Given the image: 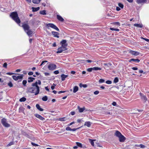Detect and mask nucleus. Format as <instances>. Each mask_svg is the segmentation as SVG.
I'll use <instances>...</instances> for the list:
<instances>
[{
  "instance_id": "obj_1",
  "label": "nucleus",
  "mask_w": 149,
  "mask_h": 149,
  "mask_svg": "<svg viewBox=\"0 0 149 149\" xmlns=\"http://www.w3.org/2000/svg\"><path fill=\"white\" fill-rule=\"evenodd\" d=\"M33 87H29L27 89V93H35V95H37L40 92V88L38 85L37 81L32 84L31 85Z\"/></svg>"
},
{
  "instance_id": "obj_2",
  "label": "nucleus",
  "mask_w": 149,
  "mask_h": 149,
  "mask_svg": "<svg viewBox=\"0 0 149 149\" xmlns=\"http://www.w3.org/2000/svg\"><path fill=\"white\" fill-rule=\"evenodd\" d=\"M10 16L18 24H20L21 22L18 16V15L17 12H14L11 13L10 15Z\"/></svg>"
},
{
  "instance_id": "obj_3",
  "label": "nucleus",
  "mask_w": 149,
  "mask_h": 149,
  "mask_svg": "<svg viewBox=\"0 0 149 149\" xmlns=\"http://www.w3.org/2000/svg\"><path fill=\"white\" fill-rule=\"evenodd\" d=\"M46 26L47 27L48 29H49V27H50L56 30L57 31H59L58 28L55 25L52 23L47 24L46 25Z\"/></svg>"
},
{
  "instance_id": "obj_4",
  "label": "nucleus",
  "mask_w": 149,
  "mask_h": 149,
  "mask_svg": "<svg viewBox=\"0 0 149 149\" xmlns=\"http://www.w3.org/2000/svg\"><path fill=\"white\" fill-rule=\"evenodd\" d=\"M24 75L23 74H19V75L17 76L16 75H13L12 77L13 79L15 81H17L18 79H21V80L19 81H21Z\"/></svg>"
},
{
  "instance_id": "obj_5",
  "label": "nucleus",
  "mask_w": 149,
  "mask_h": 149,
  "mask_svg": "<svg viewBox=\"0 0 149 149\" xmlns=\"http://www.w3.org/2000/svg\"><path fill=\"white\" fill-rule=\"evenodd\" d=\"M1 123L5 127H8L10 126V125L6 122V120L5 118H3L1 119Z\"/></svg>"
},
{
  "instance_id": "obj_6",
  "label": "nucleus",
  "mask_w": 149,
  "mask_h": 149,
  "mask_svg": "<svg viewBox=\"0 0 149 149\" xmlns=\"http://www.w3.org/2000/svg\"><path fill=\"white\" fill-rule=\"evenodd\" d=\"M18 24L19 26H22L23 27L25 32L27 31H28L30 29V26L27 24L23 23L22 26H20L19 24Z\"/></svg>"
},
{
  "instance_id": "obj_7",
  "label": "nucleus",
  "mask_w": 149,
  "mask_h": 149,
  "mask_svg": "<svg viewBox=\"0 0 149 149\" xmlns=\"http://www.w3.org/2000/svg\"><path fill=\"white\" fill-rule=\"evenodd\" d=\"M56 68V65L54 63H50L48 65V68L50 70H53Z\"/></svg>"
},
{
  "instance_id": "obj_8",
  "label": "nucleus",
  "mask_w": 149,
  "mask_h": 149,
  "mask_svg": "<svg viewBox=\"0 0 149 149\" xmlns=\"http://www.w3.org/2000/svg\"><path fill=\"white\" fill-rule=\"evenodd\" d=\"M67 48L65 47H63L61 46V47L58 48L57 49V51L56 52L57 53H61L63 52V51L67 50Z\"/></svg>"
},
{
  "instance_id": "obj_9",
  "label": "nucleus",
  "mask_w": 149,
  "mask_h": 149,
  "mask_svg": "<svg viewBox=\"0 0 149 149\" xmlns=\"http://www.w3.org/2000/svg\"><path fill=\"white\" fill-rule=\"evenodd\" d=\"M60 45L62 46L67 47L68 46V43H67V40H62L60 42Z\"/></svg>"
},
{
  "instance_id": "obj_10",
  "label": "nucleus",
  "mask_w": 149,
  "mask_h": 149,
  "mask_svg": "<svg viewBox=\"0 0 149 149\" xmlns=\"http://www.w3.org/2000/svg\"><path fill=\"white\" fill-rule=\"evenodd\" d=\"M118 138L120 142H124L126 140V138L123 135H122Z\"/></svg>"
},
{
  "instance_id": "obj_11",
  "label": "nucleus",
  "mask_w": 149,
  "mask_h": 149,
  "mask_svg": "<svg viewBox=\"0 0 149 149\" xmlns=\"http://www.w3.org/2000/svg\"><path fill=\"white\" fill-rule=\"evenodd\" d=\"M129 52L132 55L135 56H136L139 55V52H135L131 50H130Z\"/></svg>"
},
{
  "instance_id": "obj_12",
  "label": "nucleus",
  "mask_w": 149,
  "mask_h": 149,
  "mask_svg": "<svg viewBox=\"0 0 149 149\" xmlns=\"http://www.w3.org/2000/svg\"><path fill=\"white\" fill-rule=\"evenodd\" d=\"M34 115L36 118H39L41 120H44L45 119V118L42 117L41 116L38 114H36Z\"/></svg>"
},
{
  "instance_id": "obj_13",
  "label": "nucleus",
  "mask_w": 149,
  "mask_h": 149,
  "mask_svg": "<svg viewBox=\"0 0 149 149\" xmlns=\"http://www.w3.org/2000/svg\"><path fill=\"white\" fill-rule=\"evenodd\" d=\"M52 33L54 37L57 38H59L58 36L59 35V33H58L55 31H52Z\"/></svg>"
},
{
  "instance_id": "obj_14",
  "label": "nucleus",
  "mask_w": 149,
  "mask_h": 149,
  "mask_svg": "<svg viewBox=\"0 0 149 149\" xmlns=\"http://www.w3.org/2000/svg\"><path fill=\"white\" fill-rule=\"evenodd\" d=\"M122 135V134H121V133L118 130H116L114 134V135L118 138L121 136Z\"/></svg>"
},
{
  "instance_id": "obj_15",
  "label": "nucleus",
  "mask_w": 149,
  "mask_h": 149,
  "mask_svg": "<svg viewBox=\"0 0 149 149\" xmlns=\"http://www.w3.org/2000/svg\"><path fill=\"white\" fill-rule=\"evenodd\" d=\"M147 1V0H136V2L139 4L140 3H146Z\"/></svg>"
},
{
  "instance_id": "obj_16",
  "label": "nucleus",
  "mask_w": 149,
  "mask_h": 149,
  "mask_svg": "<svg viewBox=\"0 0 149 149\" xmlns=\"http://www.w3.org/2000/svg\"><path fill=\"white\" fill-rule=\"evenodd\" d=\"M27 35L29 36H31V35L33 34V32L30 29H29L28 31H27L25 32Z\"/></svg>"
},
{
  "instance_id": "obj_17",
  "label": "nucleus",
  "mask_w": 149,
  "mask_h": 149,
  "mask_svg": "<svg viewBox=\"0 0 149 149\" xmlns=\"http://www.w3.org/2000/svg\"><path fill=\"white\" fill-rule=\"evenodd\" d=\"M57 18L58 20L61 22H63L64 21V19L60 15H57Z\"/></svg>"
},
{
  "instance_id": "obj_18",
  "label": "nucleus",
  "mask_w": 149,
  "mask_h": 149,
  "mask_svg": "<svg viewBox=\"0 0 149 149\" xmlns=\"http://www.w3.org/2000/svg\"><path fill=\"white\" fill-rule=\"evenodd\" d=\"M140 61V60L138 59H134V58H132V59H130L129 61V62H130L131 61H134V62H135V63H138Z\"/></svg>"
},
{
  "instance_id": "obj_19",
  "label": "nucleus",
  "mask_w": 149,
  "mask_h": 149,
  "mask_svg": "<svg viewBox=\"0 0 149 149\" xmlns=\"http://www.w3.org/2000/svg\"><path fill=\"white\" fill-rule=\"evenodd\" d=\"M68 77V75H65L64 74H62L61 75V80L62 81H64L65 78Z\"/></svg>"
},
{
  "instance_id": "obj_20",
  "label": "nucleus",
  "mask_w": 149,
  "mask_h": 149,
  "mask_svg": "<svg viewBox=\"0 0 149 149\" xmlns=\"http://www.w3.org/2000/svg\"><path fill=\"white\" fill-rule=\"evenodd\" d=\"M92 124V123H91L90 121L86 122L85 123L84 125L88 127H90Z\"/></svg>"
},
{
  "instance_id": "obj_21",
  "label": "nucleus",
  "mask_w": 149,
  "mask_h": 149,
  "mask_svg": "<svg viewBox=\"0 0 149 149\" xmlns=\"http://www.w3.org/2000/svg\"><path fill=\"white\" fill-rule=\"evenodd\" d=\"M35 79V78L32 77H29L28 78V82L30 83L33 82Z\"/></svg>"
},
{
  "instance_id": "obj_22",
  "label": "nucleus",
  "mask_w": 149,
  "mask_h": 149,
  "mask_svg": "<svg viewBox=\"0 0 149 149\" xmlns=\"http://www.w3.org/2000/svg\"><path fill=\"white\" fill-rule=\"evenodd\" d=\"M78 109H79V112L80 113H81L83 112L84 110L85 109V107H83L82 108H81L79 106H78L77 107Z\"/></svg>"
},
{
  "instance_id": "obj_23",
  "label": "nucleus",
  "mask_w": 149,
  "mask_h": 149,
  "mask_svg": "<svg viewBox=\"0 0 149 149\" xmlns=\"http://www.w3.org/2000/svg\"><path fill=\"white\" fill-rule=\"evenodd\" d=\"M36 107L37 109H38V110H39L40 111H43L44 110V109L41 108L40 107V106L39 104H37L36 105Z\"/></svg>"
},
{
  "instance_id": "obj_24",
  "label": "nucleus",
  "mask_w": 149,
  "mask_h": 149,
  "mask_svg": "<svg viewBox=\"0 0 149 149\" xmlns=\"http://www.w3.org/2000/svg\"><path fill=\"white\" fill-rule=\"evenodd\" d=\"M116 88L117 89V92H121L123 90L122 87L121 86H117L116 87Z\"/></svg>"
},
{
  "instance_id": "obj_25",
  "label": "nucleus",
  "mask_w": 149,
  "mask_h": 149,
  "mask_svg": "<svg viewBox=\"0 0 149 149\" xmlns=\"http://www.w3.org/2000/svg\"><path fill=\"white\" fill-rule=\"evenodd\" d=\"M78 89L79 88L77 86H74L73 88V92L74 93H76L78 90Z\"/></svg>"
},
{
  "instance_id": "obj_26",
  "label": "nucleus",
  "mask_w": 149,
  "mask_h": 149,
  "mask_svg": "<svg viewBox=\"0 0 149 149\" xmlns=\"http://www.w3.org/2000/svg\"><path fill=\"white\" fill-rule=\"evenodd\" d=\"M32 11L33 12H35L38 10L40 9V7H38L37 8H34L32 7Z\"/></svg>"
},
{
  "instance_id": "obj_27",
  "label": "nucleus",
  "mask_w": 149,
  "mask_h": 149,
  "mask_svg": "<svg viewBox=\"0 0 149 149\" xmlns=\"http://www.w3.org/2000/svg\"><path fill=\"white\" fill-rule=\"evenodd\" d=\"M40 13L42 15H46V11L45 10H42L40 11Z\"/></svg>"
},
{
  "instance_id": "obj_28",
  "label": "nucleus",
  "mask_w": 149,
  "mask_h": 149,
  "mask_svg": "<svg viewBox=\"0 0 149 149\" xmlns=\"http://www.w3.org/2000/svg\"><path fill=\"white\" fill-rule=\"evenodd\" d=\"M104 65L107 67V68H108L109 66L112 65V64L110 63H104Z\"/></svg>"
},
{
  "instance_id": "obj_29",
  "label": "nucleus",
  "mask_w": 149,
  "mask_h": 149,
  "mask_svg": "<svg viewBox=\"0 0 149 149\" xmlns=\"http://www.w3.org/2000/svg\"><path fill=\"white\" fill-rule=\"evenodd\" d=\"M134 26H137L139 28H142L143 27V25L141 24H134Z\"/></svg>"
},
{
  "instance_id": "obj_30",
  "label": "nucleus",
  "mask_w": 149,
  "mask_h": 149,
  "mask_svg": "<svg viewBox=\"0 0 149 149\" xmlns=\"http://www.w3.org/2000/svg\"><path fill=\"white\" fill-rule=\"evenodd\" d=\"M76 143L78 147L81 148L82 147V145L81 143L79 142H76Z\"/></svg>"
},
{
  "instance_id": "obj_31",
  "label": "nucleus",
  "mask_w": 149,
  "mask_h": 149,
  "mask_svg": "<svg viewBox=\"0 0 149 149\" xmlns=\"http://www.w3.org/2000/svg\"><path fill=\"white\" fill-rule=\"evenodd\" d=\"M26 98L24 97H23L20 99L19 100V101L20 102H23L26 101Z\"/></svg>"
},
{
  "instance_id": "obj_32",
  "label": "nucleus",
  "mask_w": 149,
  "mask_h": 149,
  "mask_svg": "<svg viewBox=\"0 0 149 149\" xmlns=\"http://www.w3.org/2000/svg\"><path fill=\"white\" fill-rule=\"evenodd\" d=\"M88 140H89V142L91 143V145L92 146H94V142L93 141L94 140H92L90 139H89Z\"/></svg>"
},
{
  "instance_id": "obj_33",
  "label": "nucleus",
  "mask_w": 149,
  "mask_h": 149,
  "mask_svg": "<svg viewBox=\"0 0 149 149\" xmlns=\"http://www.w3.org/2000/svg\"><path fill=\"white\" fill-rule=\"evenodd\" d=\"M141 99L144 101V102H146L147 100V98L145 95L142 96V97H141Z\"/></svg>"
},
{
  "instance_id": "obj_34",
  "label": "nucleus",
  "mask_w": 149,
  "mask_h": 149,
  "mask_svg": "<svg viewBox=\"0 0 149 149\" xmlns=\"http://www.w3.org/2000/svg\"><path fill=\"white\" fill-rule=\"evenodd\" d=\"M93 68V70H96V71L97 70H102L101 68H99V67H94Z\"/></svg>"
},
{
  "instance_id": "obj_35",
  "label": "nucleus",
  "mask_w": 149,
  "mask_h": 149,
  "mask_svg": "<svg viewBox=\"0 0 149 149\" xmlns=\"http://www.w3.org/2000/svg\"><path fill=\"white\" fill-rule=\"evenodd\" d=\"M79 86L81 87H82L84 88H86L87 86L86 84H83L81 83L79 84Z\"/></svg>"
},
{
  "instance_id": "obj_36",
  "label": "nucleus",
  "mask_w": 149,
  "mask_h": 149,
  "mask_svg": "<svg viewBox=\"0 0 149 149\" xmlns=\"http://www.w3.org/2000/svg\"><path fill=\"white\" fill-rule=\"evenodd\" d=\"M47 99L48 97L47 96H45L42 98V100L44 101H47Z\"/></svg>"
},
{
  "instance_id": "obj_37",
  "label": "nucleus",
  "mask_w": 149,
  "mask_h": 149,
  "mask_svg": "<svg viewBox=\"0 0 149 149\" xmlns=\"http://www.w3.org/2000/svg\"><path fill=\"white\" fill-rule=\"evenodd\" d=\"M40 1L39 0H33L32 2L34 3L38 4L40 2Z\"/></svg>"
},
{
  "instance_id": "obj_38",
  "label": "nucleus",
  "mask_w": 149,
  "mask_h": 149,
  "mask_svg": "<svg viewBox=\"0 0 149 149\" xmlns=\"http://www.w3.org/2000/svg\"><path fill=\"white\" fill-rule=\"evenodd\" d=\"M118 81H119V80H118V78L117 77H116L114 78V79L113 80V83H117L118 82Z\"/></svg>"
},
{
  "instance_id": "obj_39",
  "label": "nucleus",
  "mask_w": 149,
  "mask_h": 149,
  "mask_svg": "<svg viewBox=\"0 0 149 149\" xmlns=\"http://www.w3.org/2000/svg\"><path fill=\"white\" fill-rule=\"evenodd\" d=\"M8 86H9L10 88L12 87L13 86V84L12 83V82L10 81L8 84Z\"/></svg>"
},
{
  "instance_id": "obj_40",
  "label": "nucleus",
  "mask_w": 149,
  "mask_h": 149,
  "mask_svg": "<svg viewBox=\"0 0 149 149\" xmlns=\"http://www.w3.org/2000/svg\"><path fill=\"white\" fill-rule=\"evenodd\" d=\"M118 6L120 7L122 9L124 7V5L120 3H118Z\"/></svg>"
},
{
  "instance_id": "obj_41",
  "label": "nucleus",
  "mask_w": 149,
  "mask_h": 149,
  "mask_svg": "<svg viewBox=\"0 0 149 149\" xmlns=\"http://www.w3.org/2000/svg\"><path fill=\"white\" fill-rule=\"evenodd\" d=\"M110 29L112 31H119V29H118L114 28H110Z\"/></svg>"
},
{
  "instance_id": "obj_42",
  "label": "nucleus",
  "mask_w": 149,
  "mask_h": 149,
  "mask_svg": "<svg viewBox=\"0 0 149 149\" xmlns=\"http://www.w3.org/2000/svg\"><path fill=\"white\" fill-rule=\"evenodd\" d=\"M59 120L60 121H65L67 120V119H66V118L65 117H63V118H60Z\"/></svg>"
},
{
  "instance_id": "obj_43",
  "label": "nucleus",
  "mask_w": 149,
  "mask_h": 149,
  "mask_svg": "<svg viewBox=\"0 0 149 149\" xmlns=\"http://www.w3.org/2000/svg\"><path fill=\"white\" fill-rule=\"evenodd\" d=\"M27 83V81L26 80H24L22 81V84L23 85L25 86H26V84Z\"/></svg>"
},
{
  "instance_id": "obj_44",
  "label": "nucleus",
  "mask_w": 149,
  "mask_h": 149,
  "mask_svg": "<svg viewBox=\"0 0 149 149\" xmlns=\"http://www.w3.org/2000/svg\"><path fill=\"white\" fill-rule=\"evenodd\" d=\"M105 82V80L103 79H100L99 81L100 83H103Z\"/></svg>"
},
{
  "instance_id": "obj_45",
  "label": "nucleus",
  "mask_w": 149,
  "mask_h": 149,
  "mask_svg": "<svg viewBox=\"0 0 149 149\" xmlns=\"http://www.w3.org/2000/svg\"><path fill=\"white\" fill-rule=\"evenodd\" d=\"M113 24L114 25H118V26H120V24L119 22H114V23H113Z\"/></svg>"
},
{
  "instance_id": "obj_46",
  "label": "nucleus",
  "mask_w": 149,
  "mask_h": 149,
  "mask_svg": "<svg viewBox=\"0 0 149 149\" xmlns=\"http://www.w3.org/2000/svg\"><path fill=\"white\" fill-rule=\"evenodd\" d=\"M87 70L88 72H91L92 71V70H93V68H88L87 69Z\"/></svg>"
},
{
  "instance_id": "obj_47",
  "label": "nucleus",
  "mask_w": 149,
  "mask_h": 149,
  "mask_svg": "<svg viewBox=\"0 0 149 149\" xmlns=\"http://www.w3.org/2000/svg\"><path fill=\"white\" fill-rule=\"evenodd\" d=\"M139 147L141 148H145V146L143 145L142 144H140L139 145Z\"/></svg>"
},
{
  "instance_id": "obj_48",
  "label": "nucleus",
  "mask_w": 149,
  "mask_h": 149,
  "mask_svg": "<svg viewBox=\"0 0 149 149\" xmlns=\"http://www.w3.org/2000/svg\"><path fill=\"white\" fill-rule=\"evenodd\" d=\"M7 64L6 63H4L3 65V67L6 68H7Z\"/></svg>"
},
{
  "instance_id": "obj_49",
  "label": "nucleus",
  "mask_w": 149,
  "mask_h": 149,
  "mask_svg": "<svg viewBox=\"0 0 149 149\" xmlns=\"http://www.w3.org/2000/svg\"><path fill=\"white\" fill-rule=\"evenodd\" d=\"M106 83L108 84H111L112 83V82L110 80H107L106 81Z\"/></svg>"
},
{
  "instance_id": "obj_50",
  "label": "nucleus",
  "mask_w": 149,
  "mask_h": 149,
  "mask_svg": "<svg viewBox=\"0 0 149 149\" xmlns=\"http://www.w3.org/2000/svg\"><path fill=\"white\" fill-rule=\"evenodd\" d=\"M66 130L67 131H71V128L68 127L66 128Z\"/></svg>"
},
{
  "instance_id": "obj_51",
  "label": "nucleus",
  "mask_w": 149,
  "mask_h": 149,
  "mask_svg": "<svg viewBox=\"0 0 149 149\" xmlns=\"http://www.w3.org/2000/svg\"><path fill=\"white\" fill-rule=\"evenodd\" d=\"M47 61H42V62L41 63L40 65V66H41L42 65H43L44 64V63H47Z\"/></svg>"
},
{
  "instance_id": "obj_52",
  "label": "nucleus",
  "mask_w": 149,
  "mask_h": 149,
  "mask_svg": "<svg viewBox=\"0 0 149 149\" xmlns=\"http://www.w3.org/2000/svg\"><path fill=\"white\" fill-rule=\"evenodd\" d=\"M22 134L25 136H26L27 134L26 132L23 131L22 132Z\"/></svg>"
},
{
  "instance_id": "obj_53",
  "label": "nucleus",
  "mask_w": 149,
  "mask_h": 149,
  "mask_svg": "<svg viewBox=\"0 0 149 149\" xmlns=\"http://www.w3.org/2000/svg\"><path fill=\"white\" fill-rule=\"evenodd\" d=\"M139 72L140 73H143L144 74H145L146 73V72H143V70H139Z\"/></svg>"
},
{
  "instance_id": "obj_54",
  "label": "nucleus",
  "mask_w": 149,
  "mask_h": 149,
  "mask_svg": "<svg viewBox=\"0 0 149 149\" xmlns=\"http://www.w3.org/2000/svg\"><path fill=\"white\" fill-rule=\"evenodd\" d=\"M6 74H8V75H12V74H16L14 73H11V72H7L6 73Z\"/></svg>"
},
{
  "instance_id": "obj_55",
  "label": "nucleus",
  "mask_w": 149,
  "mask_h": 149,
  "mask_svg": "<svg viewBox=\"0 0 149 149\" xmlns=\"http://www.w3.org/2000/svg\"><path fill=\"white\" fill-rule=\"evenodd\" d=\"M99 93V92L98 91H95L94 92V94L95 95H97Z\"/></svg>"
},
{
  "instance_id": "obj_56",
  "label": "nucleus",
  "mask_w": 149,
  "mask_h": 149,
  "mask_svg": "<svg viewBox=\"0 0 149 149\" xmlns=\"http://www.w3.org/2000/svg\"><path fill=\"white\" fill-rule=\"evenodd\" d=\"M80 127H78L77 128H73V129H71V131H75L76 130H77L79 129Z\"/></svg>"
},
{
  "instance_id": "obj_57",
  "label": "nucleus",
  "mask_w": 149,
  "mask_h": 149,
  "mask_svg": "<svg viewBox=\"0 0 149 149\" xmlns=\"http://www.w3.org/2000/svg\"><path fill=\"white\" fill-rule=\"evenodd\" d=\"M33 73L32 72H30L28 73V74L29 75L31 76L33 75Z\"/></svg>"
},
{
  "instance_id": "obj_58",
  "label": "nucleus",
  "mask_w": 149,
  "mask_h": 149,
  "mask_svg": "<svg viewBox=\"0 0 149 149\" xmlns=\"http://www.w3.org/2000/svg\"><path fill=\"white\" fill-rule=\"evenodd\" d=\"M31 144L33 146H38V144H36L34 143H33L32 142H31Z\"/></svg>"
},
{
  "instance_id": "obj_59",
  "label": "nucleus",
  "mask_w": 149,
  "mask_h": 149,
  "mask_svg": "<svg viewBox=\"0 0 149 149\" xmlns=\"http://www.w3.org/2000/svg\"><path fill=\"white\" fill-rule=\"evenodd\" d=\"M54 73L55 74H57L59 73V71L58 70H56L54 72Z\"/></svg>"
},
{
  "instance_id": "obj_60",
  "label": "nucleus",
  "mask_w": 149,
  "mask_h": 149,
  "mask_svg": "<svg viewBox=\"0 0 149 149\" xmlns=\"http://www.w3.org/2000/svg\"><path fill=\"white\" fill-rule=\"evenodd\" d=\"M74 123H75L74 122H73L70 123V124H68V126H70L71 125L74 124Z\"/></svg>"
},
{
  "instance_id": "obj_61",
  "label": "nucleus",
  "mask_w": 149,
  "mask_h": 149,
  "mask_svg": "<svg viewBox=\"0 0 149 149\" xmlns=\"http://www.w3.org/2000/svg\"><path fill=\"white\" fill-rule=\"evenodd\" d=\"M44 74L46 76H49L50 75V74L49 73L45 72L44 73Z\"/></svg>"
},
{
  "instance_id": "obj_62",
  "label": "nucleus",
  "mask_w": 149,
  "mask_h": 149,
  "mask_svg": "<svg viewBox=\"0 0 149 149\" xmlns=\"http://www.w3.org/2000/svg\"><path fill=\"white\" fill-rule=\"evenodd\" d=\"M132 69L133 70H137L138 68L137 67H132Z\"/></svg>"
},
{
  "instance_id": "obj_63",
  "label": "nucleus",
  "mask_w": 149,
  "mask_h": 149,
  "mask_svg": "<svg viewBox=\"0 0 149 149\" xmlns=\"http://www.w3.org/2000/svg\"><path fill=\"white\" fill-rule=\"evenodd\" d=\"M26 137H28V138H29L31 139V136H30V135H29L28 134H27V135Z\"/></svg>"
},
{
  "instance_id": "obj_64",
  "label": "nucleus",
  "mask_w": 149,
  "mask_h": 149,
  "mask_svg": "<svg viewBox=\"0 0 149 149\" xmlns=\"http://www.w3.org/2000/svg\"><path fill=\"white\" fill-rule=\"evenodd\" d=\"M112 105L114 106H116L117 104L116 102H113L112 104Z\"/></svg>"
}]
</instances>
